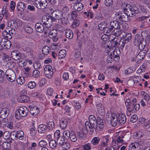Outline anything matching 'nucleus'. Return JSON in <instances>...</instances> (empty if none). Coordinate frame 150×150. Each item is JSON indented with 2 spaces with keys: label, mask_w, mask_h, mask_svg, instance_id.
Here are the masks:
<instances>
[{
  "label": "nucleus",
  "mask_w": 150,
  "mask_h": 150,
  "mask_svg": "<svg viewBox=\"0 0 150 150\" xmlns=\"http://www.w3.org/2000/svg\"><path fill=\"white\" fill-rule=\"evenodd\" d=\"M69 138L71 141L73 142H76L77 139L75 133L74 132H72L71 133Z\"/></svg>",
  "instance_id": "72a5a7b5"
},
{
  "label": "nucleus",
  "mask_w": 150,
  "mask_h": 150,
  "mask_svg": "<svg viewBox=\"0 0 150 150\" xmlns=\"http://www.w3.org/2000/svg\"><path fill=\"white\" fill-rule=\"evenodd\" d=\"M18 84H22L24 82V79L23 77H19L16 80Z\"/></svg>",
  "instance_id": "680f3d73"
},
{
  "label": "nucleus",
  "mask_w": 150,
  "mask_h": 150,
  "mask_svg": "<svg viewBox=\"0 0 150 150\" xmlns=\"http://www.w3.org/2000/svg\"><path fill=\"white\" fill-rule=\"evenodd\" d=\"M74 56L75 58L78 60L80 59L81 60L83 59V58L81 57V52L79 50L75 53Z\"/></svg>",
  "instance_id": "4c0bfd02"
},
{
  "label": "nucleus",
  "mask_w": 150,
  "mask_h": 150,
  "mask_svg": "<svg viewBox=\"0 0 150 150\" xmlns=\"http://www.w3.org/2000/svg\"><path fill=\"white\" fill-rule=\"evenodd\" d=\"M6 75L8 80L12 82L16 79V74L14 71L10 69H8L6 72Z\"/></svg>",
  "instance_id": "20e7f679"
},
{
  "label": "nucleus",
  "mask_w": 150,
  "mask_h": 150,
  "mask_svg": "<svg viewBox=\"0 0 150 150\" xmlns=\"http://www.w3.org/2000/svg\"><path fill=\"white\" fill-rule=\"evenodd\" d=\"M47 129L46 126L43 124L40 125L38 127V132L42 134L45 133Z\"/></svg>",
  "instance_id": "5701e85b"
},
{
  "label": "nucleus",
  "mask_w": 150,
  "mask_h": 150,
  "mask_svg": "<svg viewBox=\"0 0 150 150\" xmlns=\"http://www.w3.org/2000/svg\"><path fill=\"white\" fill-rule=\"evenodd\" d=\"M52 15L55 19V20H60L62 18L63 14L61 11L56 10L54 11L52 13Z\"/></svg>",
  "instance_id": "1a4fd4ad"
},
{
  "label": "nucleus",
  "mask_w": 150,
  "mask_h": 150,
  "mask_svg": "<svg viewBox=\"0 0 150 150\" xmlns=\"http://www.w3.org/2000/svg\"><path fill=\"white\" fill-rule=\"evenodd\" d=\"M11 33H9L8 31L6 30V29L5 31H4L3 33V35L7 39H11L12 38V36L11 35Z\"/></svg>",
  "instance_id": "a18cd8bd"
},
{
  "label": "nucleus",
  "mask_w": 150,
  "mask_h": 150,
  "mask_svg": "<svg viewBox=\"0 0 150 150\" xmlns=\"http://www.w3.org/2000/svg\"><path fill=\"white\" fill-rule=\"evenodd\" d=\"M46 0H38V8L43 9L47 6Z\"/></svg>",
  "instance_id": "dca6fc26"
},
{
  "label": "nucleus",
  "mask_w": 150,
  "mask_h": 150,
  "mask_svg": "<svg viewBox=\"0 0 150 150\" xmlns=\"http://www.w3.org/2000/svg\"><path fill=\"white\" fill-rule=\"evenodd\" d=\"M113 54L114 60L117 62L120 59V50H114L113 52Z\"/></svg>",
  "instance_id": "412c9836"
},
{
  "label": "nucleus",
  "mask_w": 150,
  "mask_h": 150,
  "mask_svg": "<svg viewBox=\"0 0 150 150\" xmlns=\"http://www.w3.org/2000/svg\"><path fill=\"white\" fill-rule=\"evenodd\" d=\"M47 144V142L44 140L40 141L39 143V146L41 148L45 147Z\"/></svg>",
  "instance_id": "13d9d810"
},
{
  "label": "nucleus",
  "mask_w": 150,
  "mask_h": 150,
  "mask_svg": "<svg viewBox=\"0 0 150 150\" xmlns=\"http://www.w3.org/2000/svg\"><path fill=\"white\" fill-rule=\"evenodd\" d=\"M57 139V142L59 143L60 146L64 143L65 138L64 136L61 137H60Z\"/></svg>",
  "instance_id": "c03bdc74"
},
{
  "label": "nucleus",
  "mask_w": 150,
  "mask_h": 150,
  "mask_svg": "<svg viewBox=\"0 0 150 150\" xmlns=\"http://www.w3.org/2000/svg\"><path fill=\"white\" fill-rule=\"evenodd\" d=\"M36 85V83L33 81H31L28 84V87L30 88H33Z\"/></svg>",
  "instance_id": "4d7b16f0"
},
{
  "label": "nucleus",
  "mask_w": 150,
  "mask_h": 150,
  "mask_svg": "<svg viewBox=\"0 0 150 150\" xmlns=\"http://www.w3.org/2000/svg\"><path fill=\"white\" fill-rule=\"evenodd\" d=\"M6 67H8L9 69L13 68H14L15 65V62H9L6 64Z\"/></svg>",
  "instance_id": "bf43d9fd"
},
{
  "label": "nucleus",
  "mask_w": 150,
  "mask_h": 150,
  "mask_svg": "<svg viewBox=\"0 0 150 150\" xmlns=\"http://www.w3.org/2000/svg\"><path fill=\"white\" fill-rule=\"evenodd\" d=\"M11 137L12 139H18L17 134V132H16L15 131L12 132L10 134Z\"/></svg>",
  "instance_id": "58836bf2"
},
{
  "label": "nucleus",
  "mask_w": 150,
  "mask_h": 150,
  "mask_svg": "<svg viewBox=\"0 0 150 150\" xmlns=\"http://www.w3.org/2000/svg\"><path fill=\"white\" fill-rule=\"evenodd\" d=\"M25 3L23 2H18L17 4V9L18 11H23L25 8Z\"/></svg>",
  "instance_id": "6ab92c4d"
},
{
  "label": "nucleus",
  "mask_w": 150,
  "mask_h": 150,
  "mask_svg": "<svg viewBox=\"0 0 150 150\" xmlns=\"http://www.w3.org/2000/svg\"><path fill=\"white\" fill-rule=\"evenodd\" d=\"M10 110L7 108H2L0 112V117L3 119L6 118L9 115Z\"/></svg>",
  "instance_id": "9b49d317"
},
{
  "label": "nucleus",
  "mask_w": 150,
  "mask_h": 150,
  "mask_svg": "<svg viewBox=\"0 0 150 150\" xmlns=\"http://www.w3.org/2000/svg\"><path fill=\"white\" fill-rule=\"evenodd\" d=\"M49 146L51 148H54L57 145V144L56 141L54 140H51L49 143Z\"/></svg>",
  "instance_id": "c9c22d12"
},
{
  "label": "nucleus",
  "mask_w": 150,
  "mask_h": 150,
  "mask_svg": "<svg viewBox=\"0 0 150 150\" xmlns=\"http://www.w3.org/2000/svg\"><path fill=\"white\" fill-rule=\"evenodd\" d=\"M60 126L62 129H65L67 125V121L66 119H63L61 120L60 123Z\"/></svg>",
  "instance_id": "bb28decb"
},
{
  "label": "nucleus",
  "mask_w": 150,
  "mask_h": 150,
  "mask_svg": "<svg viewBox=\"0 0 150 150\" xmlns=\"http://www.w3.org/2000/svg\"><path fill=\"white\" fill-rule=\"evenodd\" d=\"M11 56L12 58L16 60L20 59L21 57V53L19 51L16 50L12 52Z\"/></svg>",
  "instance_id": "ddd939ff"
},
{
  "label": "nucleus",
  "mask_w": 150,
  "mask_h": 150,
  "mask_svg": "<svg viewBox=\"0 0 150 150\" xmlns=\"http://www.w3.org/2000/svg\"><path fill=\"white\" fill-rule=\"evenodd\" d=\"M83 150H89L91 149V146L90 143L86 144L83 146Z\"/></svg>",
  "instance_id": "e2e57ef3"
},
{
  "label": "nucleus",
  "mask_w": 150,
  "mask_h": 150,
  "mask_svg": "<svg viewBox=\"0 0 150 150\" xmlns=\"http://www.w3.org/2000/svg\"><path fill=\"white\" fill-rule=\"evenodd\" d=\"M47 33H49V36L50 38L52 39L53 41L56 42L58 40V37L57 36V32L56 30H51L49 33L48 31Z\"/></svg>",
  "instance_id": "6e6552de"
},
{
  "label": "nucleus",
  "mask_w": 150,
  "mask_h": 150,
  "mask_svg": "<svg viewBox=\"0 0 150 150\" xmlns=\"http://www.w3.org/2000/svg\"><path fill=\"white\" fill-rule=\"evenodd\" d=\"M80 23V21L78 19L75 20L72 25V26L74 28H76L78 26Z\"/></svg>",
  "instance_id": "603ef678"
},
{
  "label": "nucleus",
  "mask_w": 150,
  "mask_h": 150,
  "mask_svg": "<svg viewBox=\"0 0 150 150\" xmlns=\"http://www.w3.org/2000/svg\"><path fill=\"white\" fill-rule=\"evenodd\" d=\"M127 44L125 41V40L122 39L120 41H119V47L118 48L121 50H122L124 47L125 44Z\"/></svg>",
  "instance_id": "c85d7f7f"
},
{
  "label": "nucleus",
  "mask_w": 150,
  "mask_h": 150,
  "mask_svg": "<svg viewBox=\"0 0 150 150\" xmlns=\"http://www.w3.org/2000/svg\"><path fill=\"white\" fill-rule=\"evenodd\" d=\"M0 45L4 49H9L11 47V43L10 41L5 38L1 39Z\"/></svg>",
  "instance_id": "423d86ee"
},
{
  "label": "nucleus",
  "mask_w": 150,
  "mask_h": 150,
  "mask_svg": "<svg viewBox=\"0 0 150 150\" xmlns=\"http://www.w3.org/2000/svg\"><path fill=\"white\" fill-rule=\"evenodd\" d=\"M85 125L86 126V128L87 130L90 131L91 132H93L94 129L93 128L91 127L92 126L91 124L89 122L86 121L85 122Z\"/></svg>",
  "instance_id": "cd10ccee"
},
{
  "label": "nucleus",
  "mask_w": 150,
  "mask_h": 150,
  "mask_svg": "<svg viewBox=\"0 0 150 150\" xmlns=\"http://www.w3.org/2000/svg\"><path fill=\"white\" fill-rule=\"evenodd\" d=\"M77 134L79 140L81 141L83 140L86 137V134L82 132H77Z\"/></svg>",
  "instance_id": "c756f323"
},
{
  "label": "nucleus",
  "mask_w": 150,
  "mask_h": 150,
  "mask_svg": "<svg viewBox=\"0 0 150 150\" xmlns=\"http://www.w3.org/2000/svg\"><path fill=\"white\" fill-rule=\"evenodd\" d=\"M47 125L50 129H52L54 127V123L53 121L48 122L47 123Z\"/></svg>",
  "instance_id": "774afa93"
},
{
  "label": "nucleus",
  "mask_w": 150,
  "mask_h": 150,
  "mask_svg": "<svg viewBox=\"0 0 150 150\" xmlns=\"http://www.w3.org/2000/svg\"><path fill=\"white\" fill-rule=\"evenodd\" d=\"M42 21L43 22V24L45 25L50 24L53 21H55V19L53 16H43L42 19Z\"/></svg>",
  "instance_id": "0eeeda50"
},
{
  "label": "nucleus",
  "mask_w": 150,
  "mask_h": 150,
  "mask_svg": "<svg viewBox=\"0 0 150 150\" xmlns=\"http://www.w3.org/2000/svg\"><path fill=\"white\" fill-rule=\"evenodd\" d=\"M8 27L15 28L17 25V23L16 21L14 20H11L8 22Z\"/></svg>",
  "instance_id": "7c9ffc66"
},
{
  "label": "nucleus",
  "mask_w": 150,
  "mask_h": 150,
  "mask_svg": "<svg viewBox=\"0 0 150 150\" xmlns=\"http://www.w3.org/2000/svg\"><path fill=\"white\" fill-rule=\"evenodd\" d=\"M99 114L101 116H103L105 114V110L104 107H102L101 109L98 110Z\"/></svg>",
  "instance_id": "338daca9"
},
{
  "label": "nucleus",
  "mask_w": 150,
  "mask_h": 150,
  "mask_svg": "<svg viewBox=\"0 0 150 150\" xmlns=\"http://www.w3.org/2000/svg\"><path fill=\"white\" fill-rule=\"evenodd\" d=\"M37 132L36 129L34 127H33L30 130V134L33 137H34L35 135Z\"/></svg>",
  "instance_id": "3c124183"
},
{
  "label": "nucleus",
  "mask_w": 150,
  "mask_h": 150,
  "mask_svg": "<svg viewBox=\"0 0 150 150\" xmlns=\"http://www.w3.org/2000/svg\"><path fill=\"white\" fill-rule=\"evenodd\" d=\"M44 29L43 25L40 23H38V32H42L44 30Z\"/></svg>",
  "instance_id": "8fccbe9b"
},
{
  "label": "nucleus",
  "mask_w": 150,
  "mask_h": 150,
  "mask_svg": "<svg viewBox=\"0 0 150 150\" xmlns=\"http://www.w3.org/2000/svg\"><path fill=\"white\" fill-rule=\"evenodd\" d=\"M138 116L137 115H134L131 117L130 121L132 123L136 122L138 120Z\"/></svg>",
  "instance_id": "052dcab7"
},
{
  "label": "nucleus",
  "mask_w": 150,
  "mask_h": 150,
  "mask_svg": "<svg viewBox=\"0 0 150 150\" xmlns=\"http://www.w3.org/2000/svg\"><path fill=\"white\" fill-rule=\"evenodd\" d=\"M42 51L43 53L47 55L49 52V47L47 46H45L43 47Z\"/></svg>",
  "instance_id": "79ce46f5"
},
{
  "label": "nucleus",
  "mask_w": 150,
  "mask_h": 150,
  "mask_svg": "<svg viewBox=\"0 0 150 150\" xmlns=\"http://www.w3.org/2000/svg\"><path fill=\"white\" fill-rule=\"evenodd\" d=\"M115 19L117 20H119V22H120L121 21H124V20H122L121 18V16L120 14V13H117L115 14Z\"/></svg>",
  "instance_id": "864d4df0"
},
{
  "label": "nucleus",
  "mask_w": 150,
  "mask_h": 150,
  "mask_svg": "<svg viewBox=\"0 0 150 150\" xmlns=\"http://www.w3.org/2000/svg\"><path fill=\"white\" fill-rule=\"evenodd\" d=\"M141 51L137 55L136 58L137 59L141 60L143 59L145 56L146 51L143 49L141 50Z\"/></svg>",
  "instance_id": "a211bd4d"
},
{
  "label": "nucleus",
  "mask_w": 150,
  "mask_h": 150,
  "mask_svg": "<svg viewBox=\"0 0 150 150\" xmlns=\"http://www.w3.org/2000/svg\"><path fill=\"white\" fill-rule=\"evenodd\" d=\"M17 100L19 102H28L30 101V98L26 95H21L18 98Z\"/></svg>",
  "instance_id": "f3484780"
},
{
  "label": "nucleus",
  "mask_w": 150,
  "mask_h": 150,
  "mask_svg": "<svg viewBox=\"0 0 150 150\" xmlns=\"http://www.w3.org/2000/svg\"><path fill=\"white\" fill-rule=\"evenodd\" d=\"M5 78V73L1 70L0 69V83L4 81Z\"/></svg>",
  "instance_id": "e433bc0d"
},
{
  "label": "nucleus",
  "mask_w": 150,
  "mask_h": 150,
  "mask_svg": "<svg viewBox=\"0 0 150 150\" xmlns=\"http://www.w3.org/2000/svg\"><path fill=\"white\" fill-rule=\"evenodd\" d=\"M66 54V52L64 50H62L60 51L58 54V58L61 59L64 57Z\"/></svg>",
  "instance_id": "2f4dec72"
},
{
  "label": "nucleus",
  "mask_w": 150,
  "mask_h": 150,
  "mask_svg": "<svg viewBox=\"0 0 150 150\" xmlns=\"http://www.w3.org/2000/svg\"><path fill=\"white\" fill-rule=\"evenodd\" d=\"M63 149L64 150H67L68 149L71 147L70 144L68 142H65L63 144L61 145Z\"/></svg>",
  "instance_id": "473e14b6"
},
{
  "label": "nucleus",
  "mask_w": 150,
  "mask_h": 150,
  "mask_svg": "<svg viewBox=\"0 0 150 150\" xmlns=\"http://www.w3.org/2000/svg\"><path fill=\"white\" fill-rule=\"evenodd\" d=\"M106 27V24L105 21L103 22L98 25V28L100 30H104Z\"/></svg>",
  "instance_id": "a19ab883"
},
{
  "label": "nucleus",
  "mask_w": 150,
  "mask_h": 150,
  "mask_svg": "<svg viewBox=\"0 0 150 150\" xmlns=\"http://www.w3.org/2000/svg\"><path fill=\"white\" fill-rule=\"evenodd\" d=\"M24 28L25 30L27 33H31L33 32V29L29 26L25 25L24 27Z\"/></svg>",
  "instance_id": "49530a36"
},
{
  "label": "nucleus",
  "mask_w": 150,
  "mask_h": 150,
  "mask_svg": "<svg viewBox=\"0 0 150 150\" xmlns=\"http://www.w3.org/2000/svg\"><path fill=\"white\" fill-rule=\"evenodd\" d=\"M18 139H23L24 138V132L22 131H17Z\"/></svg>",
  "instance_id": "ea45409f"
},
{
  "label": "nucleus",
  "mask_w": 150,
  "mask_h": 150,
  "mask_svg": "<svg viewBox=\"0 0 150 150\" xmlns=\"http://www.w3.org/2000/svg\"><path fill=\"white\" fill-rule=\"evenodd\" d=\"M28 112V110L25 106H21L16 112L15 116L16 119H21V117L27 115Z\"/></svg>",
  "instance_id": "7ed1b4c3"
},
{
  "label": "nucleus",
  "mask_w": 150,
  "mask_h": 150,
  "mask_svg": "<svg viewBox=\"0 0 150 150\" xmlns=\"http://www.w3.org/2000/svg\"><path fill=\"white\" fill-rule=\"evenodd\" d=\"M124 12L120 13L122 20L127 18L128 16L132 17L135 16L139 12L138 7L135 4L132 6L129 4H126L124 8Z\"/></svg>",
  "instance_id": "f257e3e1"
},
{
  "label": "nucleus",
  "mask_w": 150,
  "mask_h": 150,
  "mask_svg": "<svg viewBox=\"0 0 150 150\" xmlns=\"http://www.w3.org/2000/svg\"><path fill=\"white\" fill-rule=\"evenodd\" d=\"M91 124L92 127H91L93 128V129H96L97 130H98V126L97 125V120L92 122L91 121V122H90Z\"/></svg>",
  "instance_id": "5fc2aeb1"
},
{
  "label": "nucleus",
  "mask_w": 150,
  "mask_h": 150,
  "mask_svg": "<svg viewBox=\"0 0 150 150\" xmlns=\"http://www.w3.org/2000/svg\"><path fill=\"white\" fill-rule=\"evenodd\" d=\"M60 132L59 130H57L54 133V137L55 139H57L60 137Z\"/></svg>",
  "instance_id": "69168bd1"
},
{
  "label": "nucleus",
  "mask_w": 150,
  "mask_h": 150,
  "mask_svg": "<svg viewBox=\"0 0 150 150\" xmlns=\"http://www.w3.org/2000/svg\"><path fill=\"white\" fill-rule=\"evenodd\" d=\"M2 137L4 139H7L10 137V134L9 132L8 131L4 132H3Z\"/></svg>",
  "instance_id": "09e8293b"
},
{
  "label": "nucleus",
  "mask_w": 150,
  "mask_h": 150,
  "mask_svg": "<svg viewBox=\"0 0 150 150\" xmlns=\"http://www.w3.org/2000/svg\"><path fill=\"white\" fill-rule=\"evenodd\" d=\"M108 113L106 114V119L107 121H110L111 125L113 127H115L118 122V118L114 119V120H110L109 115L108 114Z\"/></svg>",
  "instance_id": "aec40b11"
},
{
  "label": "nucleus",
  "mask_w": 150,
  "mask_h": 150,
  "mask_svg": "<svg viewBox=\"0 0 150 150\" xmlns=\"http://www.w3.org/2000/svg\"><path fill=\"white\" fill-rule=\"evenodd\" d=\"M123 23V21H121L119 22L118 21L115 20L111 22L110 23V26L112 27V28L115 29H118L120 30V25L122 24Z\"/></svg>",
  "instance_id": "9d476101"
},
{
  "label": "nucleus",
  "mask_w": 150,
  "mask_h": 150,
  "mask_svg": "<svg viewBox=\"0 0 150 150\" xmlns=\"http://www.w3.org/2000/svg\"><path fill=\"white\" fill-rule=\"evenodd\" d=\"M113 0H105L104 4L106 6L109 7L111 6L113 4Z\"/></svg>",
  "instance_id": "de8ad7c7"
},
{
  "label": "nucleus",
  "mask_w": 150,
  "mask_h": 150,
  "mask_svg": "<svg viewBox=\"0 0 150 150\" xmlns=\"http://www.w3.org/2000/svg\"><path fill=\"white\" fill-rule=\"evenodd\" d=\"M83 4L80 2L75 3L73 6L74 9L75 10L78 11H81L83 9Z\"/></svg>",
  "instance_id": "4be33fe9"
},
{
  "label": "nucleus",
  "mask_w": 150,
  "mask_h": 150,
  "mask_svg": "<svg viewBox=\"0 0 150 150\" xmlns=\"http://www.w3.org/2000/svg\"><path fill=\"white\" fill-rule=\"evenodd\" d=\"M3 147V150H6V149H10L11 144L7 142H5L2 143Z\"/></svg>",
  "instance_id": "f704fd0d"
},
{
  "label": "nucleus",
  "mask_w": 150,
  "mask_h": 150,
  "mask_svg": "<svg viewBox=\"0 0 150 150\" xmlns=\"http://www.w3.org/2000/svg\"><path fill=\"white\" fill-rule=\"evenodd\" d=\"M126 121V117L124 114H121L118 117V123L119 124L123 125Z\"/></svg>",
  "instance_id": "2eb2a0df"
},
{
  "label": "nucleus",
  "mask_w": 150,
  "mask_h": 150,
  "mask_svg": "<svg viewBox=\"0 0 150 150\" xmlns=\"http://www.w3.org/2000/svg\"><path fill=\"white\" fill-rule=\"evenodd\" d=\"M118 29H116L113 30V32H114V34L115 35V36H119L122 33L120 30L119 29L118 30Z\"/></svg>",
  "instance_id": "0e129e2a"
},
{
  "label": "nucleus",
  "mask_w": 150,
  "mask_h": 150,
  "mask_svg": "<svg viewBox=\"0 0 150 150\" xmlns=\"http://www.w3.org/2000/svg\"><path fill=\"white\" fill-rule=\"evenodd\" d=\"M140 149V145L139 142L131 144L128 148V150H139Z\"/></svg>",
  "instance_id": "4468645a"
},
{
  "label": "nucleus",
  "mask_w": 150,
  "mask_h": 150,
  "mask_svg": "<svg viewBox=\"0 0 150 150\" xmlns=\"http://www.w3.org/2000/svg\"><path fill=\"white\" fill-rule=\"evenodd\" d=\"M6 30L9 33L11 34H15V30L14 29V28H12L10 27H8L6 28Z\"/></svg>",
  "instance_id": "6e6d98bb"
},
{
  "label": "nucleus",
  "mask_w": 150,
  "mask_h": 150,
  "mask_svg": "<svg viewBox=\"0 0 150 150\" xmlns=\"http://www.w3.org/2000/svg\"><path fill=\"white\" fill-rule=\"evenodd\" d=\"M143 35H147L145 32H142V37L140 35H137L135 37L134 43L135 46L138 47L139 50H141L144 48L146 45L145 38H144Z\"/></svg>",
  "instance_id": "f03ea898"
},
{
  "label": "nucleus",
  "mask_w": 150,
  "mask_h": 150,
  "mask_svg": "<svg viewBox=\"0 0 150 150\" xmlns=\"http://www.w3.org/2000/svg\"><path fill=\"white\" fill-rule=\"evenodd\" d=\"M53 74V69L50 65L46 66L44 69V74L46 77L48 78H51Z\"/></svg>",
  "instance_id": "39448f33"
},
{
  "label": "nucleus",
  "mask_w": 150,
  "mask_h": 150,
  "mask_svg": "<svg viewBox=\"0 0 150 150\" xmlns=\"http://www.w3.org/2000/svg\"><path fill=\"white\" fill-rule=\"evenodd\" d=\"M100 140V139L98 137H94L91 141V143L94 146L98 145Z\"/></svg>",
  "instance_id": "a878e982"
},
{
  "label": "nucleus",
  "mask_w": 150,
  "mask_h": 150,
  "mask_svg": "<svg viewBox=\"0 0 150 150\" xmlns=\"http://www.w3.org/2000/svg\"><path fill=\"white\" fill-rule=\"evenodd\" d=\"M119 41V40H117V38H115L108 41V42L109 43V45H111L110 46L112 49H113V48H118Z\"/></svg>",
  "instance_id": "f8f14e48"
},
{
  "label": "nucleus",
  "mask_w": 150,
  "mask_h": 150,
  "mask_svg": "<svg viewBox=\"0 0 150 150\" xmlns=\"http://www.w3.org/2000/svg\"><path fill=\"white\" fill-rule=\"evenodd\" d=\"M122 39H123L127 43L132 38V34L130 33H128L125 34V36L123 35V36Z\"/></svg>",
  "instance_id": "393cba45"
},
{
  "label": "nucleus",
  "mask_w": 150,
  "mask_h": 150,
  "mask_svg": "<svg viewBox=\"0 0 150 150\" xmlns=\"http://www.w3.org/2000/svg\"><path fill=\"white\" fill-rule=\"evenodd\" d=\"M97 125L98 126V130L100 131L103 129L104 127V123L103 121L97 122Z\"/></svg>",
  "instance_id": "37998d69"
},
{
  "label": "nucleus",
  "mask_w": 150,
  "mask_h": 150,
  "mask_svg": "<svg viewBox=\"0 0 150 150\" xmlns=\"http://www.w3.org/2000/svg\"><path fill=\"white\" fill-rule=\"evenodd\" d=\"M66 36L69 39H71L72 38L73 36V33L72 30L69 29L66 30Z\"/></svg>",
  "instance_id": "b1692460"
}]
</instances>
